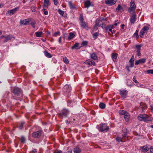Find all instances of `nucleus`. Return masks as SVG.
Here are the masks:
<instances>
[{
	"label": "nucleus",
	"mask_w": 153,
	"mask_h": 153,
	"mask_svg": "<svg viewBox=\"0 0 153 153\" xmlns=\"http://www.w3.org/2000/svg\"><path fill=\"white\" fill-rule=\"evenodd\" d=\"M31 10L32 12H34L36 11V7L35 6H33L31 7Z\"/></svg>",
	"instance_id": "obj_51"
},
{
	"label": "nucleus",
	"mask_w": 153,
	"mask_h": 153,
	"mask_svg": "<svg viewBox=\"0 0 153 153\" xmlns=\"http://www.w3.org/2000/svg\"><path fill=\"white\" fill-rule=\"evenodd\" d=\"M63 91L65 95L68 97L70 95V92L71 91V87L70 85H66L63 87Z\"/></svg>",
	"instance_id": "obj_3"
},
{
	"label": "nucleus",
	"mask_w": 153,
	"mask_h": 153,
	"mask_svg": "<svg viewBox=\"0 0 153 153\" xmlns=\"http://www.w3.org/2000/svg\"><path fill=\"white\" fill-rule=\"evenodd\" d=\"M136 15L135 13H134L131 16L130 19V22L131 24H134L136 21Z\"/></svg>",
	"instance_id": "obj_14"
},
{
	"label": "nucleus",
	"mask_w": 153,
	"mask_h": 153,
	"mask_svg": "<svg viewBox=\"0 0 153 153\" xmlns=\"http://www.w3.org/2000/svg\"><path fill=\"white\" fill-rule=\"evenodd\" d=\"M120 94L122 97L125 98L127 95L128 91L125 89H120L119 90Z\"/></svg>",
	"instance_id": "obj_9"
},
{
	"label": "nucleus",
	"mask_w": 153,
	"mask_h": 153,
	"mask_svg": "<svg viewBox=\"0 0 153 153\" xmlns=\"http://www.w3.org/2000/svg\"><path fill=\"white\" fill-rule=\"evenodd\" d=\"M99 26V25L98 23H96L93 27V29L94 30H96L97 29L98 27Z\"/></svg>",
	"instance_id": "obj_39"
},
{
	"label": "nucleus",
	"mask_w": 153,
	"mask_h": 153,
	"mask_svg": "<svg viewBox=\"0 0 153 153\" xmlns=\"http://www.w3.org/2000/svg\"><path fill=\"white\" fill-rule=\"evenodd\" d=\"M99 33L98 32H96L93 34V37L94 39H96L97 36H98Z\"/></svg>",
	"instance_id": "obj_38"
},
{
	"label": "nucleus",
	"mask_w": 153,
	"mask_h": 153,
	"mask_svg": "<svg viewBox=\"0 0 153 153\" xmlns=\"http://www.w3.org/2000/svg\"><path fill=\"white\" fill-rule=\"evenodd\" d=\"M85 7L88 8L91 5V2L89 1H87L85 2Z\"/></svg>",
	"instance_id": "obj_27"
},
{
	"label": "nucleus",
	"mask_w": 153,
	"mask_h": 153,
	"mask_svg": "<svg viewBox=\"0 0 153 153\" xmlns=\"http://www.w3.org/2000/svg\"><path fill=\"white\" fill-rule=\"evenodd\" d=\"M35 34L37 37H41L42 36V33L41 32H37L35 33Z\"/></svg>",
	"instance_id": "obj_36"
},
{
	"label": "nucleus",
	"mask_w": 153,
	"mask_h": 153,
	"mask_svg": "<svg viewBox=\"0 0 153 153\" xmlns=\"http://www.w3.org/2000/svg\"><path fill=\"white\" fill-rule=\"evenodd\" d=\"M30 22V21L28 19H25L23 20L20 21V23L24 25H28Z\"/></svg>",
	"instance_id": "obj_16"
},
{
	"label": "nucleus",
	"mask_w": 153,
	"mask_h": 153,
	"mask_svg": "<svg viewBox=\"0 0 153 153\" xmlns=\"http://www.w3.org/2000/svg\"><path fill=\"white\" fill-rule=\"evenodd\" d=\"M69 113V111L68 109L64 108L60 111L58 115L60 118L62 119L66 117Z\"/></svg>",
	"instance_id": "obj_2"
},
{
	"label": "nucleus",
	"mask_w": 153,
	"mask_h": 153,
	"mask_svg": "<svg viewBox=\"0 0 153 153\" xmlns=\"http://www.w3.org/2000/svg\"><path fill=\"white\" fill-rule=\"evenodd\" d=\"M59 32H56L54 33L53 36L56 37L59 34Z\"/></svg>",
	"instance_id": "obj_55"
},
{
	"label": "nucleus",
	"mask_w": 153,
	"mask_h": 153,
	"mask_svg": "<svg viewBox=\"0 0 153 153\" xmlns=\"http://www.w3.org/2000/svg\"><path fill=\"white\" fill-rule=\"evenodd\" d=\"M13 92L15 95L18 96L22 94V91L20 88H16L14 89Z\"/></svg>",
	"instance_id": "obj_11"
},
{
	"label": "nucleus",
	"mask_w": 153,
	"mask_h": 153,
	"mask_svg": "<svg viewBox=\"0 0 153 153\" xmlns=\"http://www.w3.org/2000/svg\"><path fill=\"white\" fill-rule=\"evenodd\" d=\"M99 106L100 108L104 109L105 108V105L104 103L101 102L99 105Z\"/></svg>",
	"instance_id": "obj_35"
},
{
	"label": "nucleus",
	"mask_w": 153,
	"mask_h": 153,
	"mask_svg": "<svg viewBox=\"0 0 153 153\" xmlns=\"http://www.w3.org/2000/svg\"><path fill=\"white\" fill-rule=\"evenodd\" d=\"M146 59L145 58H142L139 59L138 60H136L135 64L136 65H137L139 64H143L146 62Z\"/></svg>",
	"instance_id": "obj_13"
},
{
	"label": "nucleus",
	"mask_w": 153,
	"mask_h": 153,
	"mask_svg": "<svg viewBox=\"0 0 153 153\" xmlns=\"http://www.w3.org/2000/svg\"><path fill=\"white\" fill-rule=\"evenodd\" d=\"M21 141L22 143H24L25 141V139L23 137H22L21 139Z\"/></svg>",
	"instance_id": "obj_47"
},
{
	"label": "nucleus",
	"mask_w": 153,
	"mask_h": 153,
	"mask_svg": "<svg viewBox=\"0 0 153 153\" xmlns=\"http://www.w3.org/2000/svg\"><path fill=\"white\" fill-rule=\"evenodd\" d=\"M136 9L133 8L132 7H129L128 10V12L130 14H134L135 13Z\"/></svg>",
	"instance_id": "obj_20"
},
{
	"label": "nucleus",
	"mask_w": 153,
	"mask_h": 153,
	"mask_svg": "<svg viewBox=\"0 0 153 153\" xmlns=\"http://www.w3.org/2000/svg\"><path fill=\"white\" fill-rule=\"evenodd\" d=\"M3 38L4 39L3 40V42H6L9 40L13 41L15 39V37L12 35L10 34L7 36L2 35L1 36V39H2Z\"/></svg>",
	"instance_id": "obj_4"
},
{
	"label": "nucleus",
	"mask_w": 153,
	"mask_h": 153,
	"mask_svg": "<svg viewBox=\"0 0 153 153\" xmlns=\"http://www.w3.org/2000/svg\"><path fill=\"white\" fill-rule=\"evenodd\" d=\"M137 119L140 121L144 122L151 121L152 120V118L146 114H140L137 117Z\"/></svg>",
	"instance_id": "obj_1"
},
{
	"label": "nucleus",
	"mask_w": 153,
	"mask_h": 153,
	"mask_svg": "<svg viewBox=\"0 0 153 153\" xmlns=\"http://www.w3.org/2000/svg\"><path fill=\"white\" fill-rule=\"evenodd\" d=\"M86 63L87 64L92 65H96L95 62L94 61H92L91 60H88L87 61Z\"/></svg>",
	"instance_id": "obj_23"
},
{
	"label": "nucleus",
	"mask_w": 153,
	"mask_h": 153,
	"mask_svg": "<svg viewBox=\"0 0 153 153\" xmlns=\"http://www.w3.org/2000/svg\"><path fill=\"white\" fill-rule=\"evenodd\" d=\"M37 152V150L36 149H33L32 150V152L33 153H36Z\"/></svg>",
	"instance_id": "obj_59"
},
{
	"label": "nucleus",
	"mask_w": 153,
	"mask_h": 153,
	"mask_svg": "<svg viewBox=\"0 0 153 153\" xmlns=\"http://www.w3.org/2000/svg\"><path fill=\"white\" fill-rule=\"evenodd\" d=\"M44 54L45 56L48 58H51L52 57V55L48 53L47 51L45 50V51Z\"/></svg>",
	"instance_id": "obj_28"
},
{
	"label": "nucleus",
	"mask_w": 153,
	"mask_h": 153,
	"mask_svg": "<svg viewBox=\"0 0 153 153\" xmlns=\"http://www.w3.org/2000/svg\"><path fill=\"white\" fill-rule=\"evenodd\" d=\"M130 118V116L128 113L126 115L124 116V119L126 122H129Z\"/></svg>",
	"instance_id": "obj_30"
},
{
	"label": "nucleus",
	"mask_w": 153,
	"mask_h": 153,
	"mask_svg": "<svg viewBox=\"0 0 153 153\" xmlns=\"http://www.w3.org/2000/svg\"><path fill=\"white\" fill-rule=\"evenodd\" d=\"M133 80L134 82L135 83H137L138 82L137 80L136 79V78L135 76H134L133 77Z\"/></svg>",
	"instance_id": "obj_49"
},
{
	"label": "nucleus",
	"mask_w": 153,
	"mask_h": 153,
	"mask_svg": "<svg viewBox=\"0 0 153 153\" xmlns=\"http://www.w3.org/2000/svg\"><path fill=\"white\" fill-rule=\"evenodd\" d=\"M141 151L143 152H147L148 150L146 146H144L142 147L141 148Z\"/></svg>",
	"instance_id": "obj_29"
},
{
	"label": "nucleus",
	"mask_w": 153,
	"mask_h": 153,
	"mask_svg": "<svg viewBox=\"0 0 153 153\" xmlns=\"http://www.w3.org/2000/svg\"><path fill=\"white\" fill-rule=\"evenodd\" d=\"M133 36L135 37H137V38H138L139 37L138 35V31L137 30H136L135 33H134Z\"/></svg>",
	"instance_id": "obj_45"
},
{
	"label": "nucleus",
	"mask_w": 153,
	"mask_h": 153,
	"mask_svg": "<svg viewBox=\"0 0 153 153\" xmlns=\"http://www.w3.org/2000/svg\"><path fill=\"white\" fill-rule=\"evenodd\" d=\"M81 47V46L80 45L79 43H75V44L71 48L72 49H79Z\"/></svg>",
	"instance_id": "obj_17"
},
{
	"label": "nucleus",
	"mask_w": 153,
	"mask_h": 153,
	"mask_svg": "<svg viewBox=\"0 0 153 153\" xmlns=\"http://www.w3.org/2000/svg\"><path fill=\"white\" fill-rule=\"evenodd\" d=\"M72 152L71 150H70L68 151L66 153H72Z\"/></svg>",
	"instance_id": "obj_64"
},
{
	"label": "nucleus",
	"mask_w": 153,
	"mask_h": 153,
	"mask_svg": "<svg viewBox=\"0 0 153 153\" xmlns=\"http://www.w3.org/2000/svg\"><path fill=\"white\" fill-rule=\"evenodd\" d=\"M143 104V103H140V107L141 108H144V107H143V106H142V105Z\"/></svg>",
	"instance_id": "obj_63"
},
{
	"label": "nucleus",
	"mask_w": 153,
	"mask_h": 153,
	"mask_svg": "<svg viewBox=\"0 0 153 153\" xmlns=\"http://www.w3.org/2000/svg\"><path fill=\"white\" fill-rule=\"evenodd\" d=\"M149 28L148 26H144L140 30V33L139 36L141 38H143V35L145 33H147L148 30L149 29Z\"/></svg>",
	"instance_id": "obj_6"
},
{
	"label": "nucleus",
	"mask_w": 153,
	"mask_h": 153,
	"mask_svg": "<svg viewBox=\"0 0 153 153\" xmlns=\"http://www.w3.org/2000/svg\"><path fill=\"white\" fill-rule=\"evenodd\" d=\"M127 135V133H125L123 134L122 135V136H123V137L122 138H123L124 139H124H125V140H126L127 139V137H126V135Z\"/></svg>",
	"instance_id": "obj_46"
},
{
	"label": "nucleus",
	"mask_w": 153,
	"mask_h": 153,
	"mask_svg": "<svg viewBox=\"0 0 153 153\" xmlns=\"http://www.w3.org/2000/svg\"><path fill=\"white\" fill-rule=\"evenodd\" d=\"M146 74H153V69H150L146 71L145 72Z\"/></svg>",
	"instance_id": "obj_34"
},
{
	"label": "nucleus",
	"mask_w": 153,
	"mask_h": 153,
	"mask_svg": "<svg viewBox=\"0 0 153 153\" xmlns=\"http://www.w3.org/2000/svg\"><path fill=\"white\" fill-rule=\"evenodd\" d=\"M59 42L60 43H61L62 42V37H60L59 39Z\"/></svg>",
	"instance_id": "obj_58"
},
{
	"label": "nucleus",
	"mask_w": 153,
	"mask_h": 153,
	"mask_svg": "<svg viewBox=\"0 0 153 153\" xmlns=\"http://www.w3.org/2000/svg\"><path fill=\"white\" fill-rule=\"evenodd\" d=\"M109 129V127L106 123H102L100 124V129L101 131L103 132H107Z\"/></svg>",
	"instance_id": "obj_5"
},
{
	"label": "nucleus",
	"mask_w": 153,
	"mask_h": 153,
	"mask_svg": "<svg viewBox=\"0 0 153 153\" xmlns=\"http://www.w3.org/2000/svg\"><path fill=\"white\" fill-rule=\"evenodd\" d=\"M54 153H62V152L61 150H58L55 151Z\"/></svg>",
	"instance_id": "obj_56"
},
{
	"label": "nucleus",
	"mask_w": 153,
	"mask_h": 153,
	"mask_svg": "<svg viewBox=\"0 0 153 153\" xmlns=\"http://www.w3.org/2000/svg\"><path fill=\"white\" fill-rule=\"evenodd\" d=\"M80 26L83 28L85 29L88 30V27L87 25L86 24L85 22H80Z\"/></svg>",
	"instance_id": "obj_18"
},
{
	"label": "nucleus",
	"mask_w": 153,
	"mask_h": 153,
	"mask_svg": "<svg viewBox=\"0 0 153 153\" xmlns=\"http://www.w3.org/2000/svg\"><path fill=\"white\" fill-rule=\"evenodd\" d=\"M68 4L69 5L70 7L71 8L73 9L75 8L74 6L73 5V3L72 1H69L68 2Z\"/></svg>",
	"instance_id": "obj_33"
},
{
	"label": "nucleus",
	"mask_w": 153,
	"mask_h": 153,
	"mask_svg": "<svg viewBox=\"0 0 153 153\" xmlns=\"http://www.w3.org/2000/svg\"><path fill=\"white\" fill-rule=\"evenodd\" d=\"M137 55L138 56H140V50H138L137 51Z\"/></svg>",
	"instance_id": "obj_57"
},
{
	"label": "nucleus",
	"mask_w": 153,
	"mask_h": 153,
	"mask_svg": "<svg viewBox=\"0 0 153 153\" xmlns=\"http://www.w3.org/2000/svg\"><path fill=\"white\" fill-rule=\"evenodd\" d=\"M118 54L116 53H112L111 54V57L113 61L114 62L117 61V59Z\"/></svg>",
	"instance_id": "obj_21"
},
{
	"label": "nucleus",
	"mask_w": 153,
	"mask_h": 153,
	"mask_svg": "<svg viewBox=\"0 0 153 153\" xmlns=\"http://www.w3.org/2000/svg\"><path fill=\"white\" fill-rule=\"evenodd\" d=\"M88 44V42L86 41H84L82 42V46H84Z\"/></svg>",
	"instance_id": "obj_48"
},
{
	"label": "nucleus",
	"mask_w": 153,
	"mask_h": 153,
	"mask_svg": "<svg viewBox=\"0 0 153 153\" xmlns=\"http://www.w3.org/2000/svg\"><path fill=\"white\" fill-rule=\"evenodd\" d=\"M68 105L69 106L73 107L75 105V103L74 101L68 100L67 102Z\"/></svg>",
	"instance_id": "obj_22"
},
{
	"label": "nucleus",
	"mask_w": 153,
	"mask_h": 153,
	"mask_svg": "<svg viewBox=\"0 0 153 153\" xmlns=\"http://www.w3.org/2000/svg\"><path fill=\"white\" fill-rule=\"evenodd\" d=\"M31 25L33 27H34L35 25V22H32L31 23Z\"/></svg>",
	"instance_id": "obj_62"
},
{
	"label": "nucleus",
	"mask_w": 153,
	"mask_h": 153,
	"mask_svg": "<svg viewBox=\"0 0 153 153\" xmlns=\"http://www.w3.org/2000/svg\"><path fill=\"white\" fill-rule=\"evenodd\" d=\"M19 9V7H17L12 10L8 11L6 13L7 15H12L14 14Z\"/></svg>",
	"instance_id": "obj_10"
},
{
	"label": "nucleus",
	"mask_w": 153,
	"mask_h": 153,
	"mask_svg": "<svg viewBox=\"0 0 153 153\" xmlns=\"http://www.w3.org/2000/svg\"><path fill=\"white\" fill-rule=\"evenodd\" d=\"M142 45H137L136 46V48L137 49V51L138 50H140L141 49V47Z\"/></svg>",
	"instance_id": "obj_44"
},
{
	"label": "nucleus",
	"mask_w": 153,
	"mask_h": 153,
	"mask_svg": "<svg viewBox=\"0 0 153 153\" xmlns=\"http://www.w3.org/2000/svg\"><path fill=\"white\" fill-rule=\"evenodd\" d=\"M123 8L121 6L120 4L118 5L117 8H116V10L117 12H119L121 10H123Z\"/></svg>",
	"instance_id": "obj_37"
},
{
	"label": "nucleus",
	"mask_w": 153,
	"mask_h": 153,
	"mask_svg": "<svg viewBox=\"0 0 153 153\" xmlns=\"http://www.w3.org/2000/svg\"><path fill=\"white\" fill-rule=\"evenodd\" d=\"M136 86L138 87H142V86H143V85H140L139 83L137 82L136 85Z\"/></svg>",
	"instance_id": "obj_54"
},
{
	"label": "nucleus",
	"mask_w": 153,
	"mask_h": 153,
	"mask_svg": "<svg viewBox=\"0 0 153 153\" xmlns=\"http://www.w3.org/2000/svg\"><path fill=\"white\" fill-rule=\"evenodd\" d=\"M117 2V0H107L105 1V4L109 6H111Z\"/></svg>",
	"instance_id": "obj_12"
},
{
	"label": "nucleus",
	"mask_w": 153,
	"mask_h": 153,
	"mask_svg": "<svg viewBox=\"0 0 153 153\" xmlns=\"http://www.w3.org/2000/svg\"><path fill=\"white\" fill-rule=\"evenodd\" d=\"M79 20L80 21V22H84V19L82 16H80L79 18Z\"/></svg>",
	"instance_id": "obj_52"
},
{
	"label": "nucleus",
	"mask_w": 153,
	"mask_h": 153,
	"mask_svg": "<svg viewBox=\"0 0 153 153\" xmlns=\"http://www.w3.org/2000/svg\"><path fill=\"white\" fill-rule=\"evenodd\" d=\"M42 131L40 130L36 132H33L32 134V136L34 138H39L42 134Z\"/></svg>",
	"instance_id": "obj_8"
},
{
	"label": "nucleus",
	"mask_w": 153,
	"mask_h": 153,
	"mask_svg": "<svg viewBox=\"0 0 153 153\" xmlns=\"http://www.w3.org/2000/svg\"><path fill=\"white\" fill-rule=\"evenodd\" d=\"M42 11L44 12V14L45 15H47L48 14V12L46 9L43 8L42 9Z\"/></svg>",
	"instance_id": "obj_41"
},
{
	"label": "nucleus",
	"mask_w": 153,
	"mask_h": 153,
	"mask_svg": "<svg viewBox=\"0 0 153 153\" xmlns=\"http://www.w3.org/2000/svg\"><path fill=\"white\" fill-rule=\"evenodd\" d=\"M44 3L45 4L48 5L49 3V0H44Z\"/></svg>",
	"instance_id": "obj_53"
},
{
	"label": "nucleus",
	"mask_w": 153,
	"mask_h": 153,
	"mask_svg": "<svg viewBox=\"0 0 153 153\" xmlns=\"http://www.w3.org/2000/svg\"><path fill=\"white\" fill-rule=\"evenodd\" d=\"M66 33L64 34V35H63V39H64V40H65V39L66 38Z\"/></svg>",
	"instance_id": "obj_61"
},
{
	"label": "nucleus",
	"mask_w": 153,
	"mask_h": 153,
	"mask_svg": "<svg viewBox=\"0 0 153 153\" xmlns=\"http://www.w3.org/2000/svg\"><path fill=\"white\" fill-rule=\"evenodd\" d=\"M90 57L91 59L94 60H97L98 59L97 55L94 52H93L90 54Z\"/></svg>",
	"instance_id": "obj_15"
},
{
	"label": "nucleus",
	"mask_w": 153,
	"mask_h": 153,
	"mask_svg": "<svg viewBox=\"0 0 153 153\" xmlns=\"http://www.w3.org/2000/svg\"><path fill=\"white\" fill-rule=\"evenodd\" d=\"M150 151L153 153V146H152L150 148Z\"/></svg>",
	"instance_id": "obj_60"
},
{
	"label": "nucleus",
	"mask_w": 153,
	"mask_h": 153,
	"mask_svg": "<svg viewBox=\"0 0 153 153\" xmlns=\"http://www.w3.org/2000/svg\"><path fill=\"white\" fill-rule=\"evenodd\" d=\"M74 153H81V150L79 148H75L74 149Z\"/></svg>",
	"instance_id": "obj_31"
},
{
	"label": "nucleus",
	"mask_w": 153,
	"mask_h": 153,
	"mask_svg": "<svg viewBox=\"0 0 153 153\" xmlns=\"http://www.w3.org/2000/svg\"><path fill=\"white\" fill-rule=\"evenodd\" d=\"M58 11L59 12V13L62 16H63L64 14V12L61 9H59L58 10Z\"/></svg>",
	"instance_id": "obj_40"
},
{
	"label": "nucleus",
	"mask_w": 153,
	"mask_h": 153,
	"mask_svg": "<svg viewBox=\"0 0 153 153\" xmlns=\"http://www.w3.org/2000/svg\"><path fill=\"white\" fill-rule=\"evenodd\" d=\"M75 35L72 32L69 33V36L68 37V40H71L72 39L74 36Z\"/></svg>",
	"instance_id": "obj_25"
},
{
	"label": "nucleus",
	"mask_w": 153,
	"mask_h": 153,
	"mask_svg": "<svg viewBox=\"0 0 153 153\" xmlns=\"http://www.w3.org/2000/svg\"><path fill=\"white\" fill-rule=\"evenodd\" d=\"M134 56H132L131 59L129 61V62L130 64V67H133L134 66Z\"/></svg>",
	"instance_id": "obj_19"
},
{
	"label": "nucleus",
	"mask_w": 153,
	"mask_h": 153,
	"mask_svg": "<svg viewBox=\"0 0 153 153\" xmlns=\"http://www.w3.org/2000/svg\"><path fill=\"white\" fill-rule=\"evenodd\" d=\"M63 61L65 63H68L69 62L68 59L66 57H64L63 58Z\"/></svg>",
	"instance_id": "obj_42"
},
{
	"label": "nucleus",
	"mask_w": 153,
	"mask_h": 153,
	"mask_svg": "<svg viewBox=\"0 0 153 153\" xmlns=\"http://www.w3.org/2000/svg\"><path fill=\"white\" fill-rule=\"evenodd\" d=\"M130 6L131 7H132L136 9V6L134 3V0H131V1L130 3Z\"/></svg>",
	"instance_id": "obj_24"
},
{
	"label": "nucleus",
	"mask_w": 153,
	"mask_h": 153,
	"mask_svg": "<svg viewBox=\"0 0 153 153\" xmlns=\"http://www.w3.org/2000/svg\"><path fill=\"white\" fill-rule=\"evenodd\" d=\"M25 123L24 122H22L20 124L19 126V128L20 129H21L22 128L23 125Z\"/></svg>",
	"instance_id": "obj_43"
},
{
	"label": "nucleus",
	"mask_w": 153,
	"mask_h": 153,
	"mask_svg": "<svg viewBox=\"0 0 153 153\" xmlns=\"http://www.w3.org/2000/svg\"><path fill=\"white\" fill-rule=\"evenodd\" d=\"M116 140H117V141L119 142H124L125 141V140H123V138H121L120 137H117L116 138Z\"/></svg>",
	"instance_id": "obj_32"
},
{
	"label": "nucleus",
	"mask_w": 153,
	"mask_h": 153,
	"mask_svg": "<svg viewBox=\"0 0 153 153\" xmlns=\"http://www.w3.org/2000/svg\"><path fill=\"white\" fill-rule=\"evenodd\" d=\"M101 26L102 28H104L106 30L107 32H111L112 34H113V32H112V30L114 27V26L113 25H110L107 26H103V24L102 23V25H101Z\"/></svg>",
	"instance_id": "obj_7"
},
{
	"label": "nucleus",
	"mask_w": 153,
	"mask_h": 153,
	"mask_svg": "<svg viewBox=\"0 0 153 153\" xmlns=\"http://www.w3.org/2000/svg\"><path fill=\"white\" fill-rule=\"evenodd\" d=\"M119 113L120 115H123L124 116L128 114L126 111L123 110H120Z\"/></svg>",
	"instance_id": "obj_26"
},
{
	"label": "nucleus",
	"mask_w": 153,
	"mask_h": 153,
	"mask_svg": "<svg viewBox=\"0 0 153 153\" xmlns=\"http://www.w3.org/2000/svg\"><path fill=\"white\" fill-rule=\"evenodd\" d=\"M54 2V4L55 5H57L58 3V2L57 0H53Z\"/></svg>",
	"instance_id": "obj_50"
}]
</instances>
